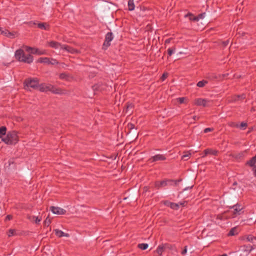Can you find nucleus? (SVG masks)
I'll return each mask as SVG.
<instances>
[{
    "instance_id": "obj_1",
    "label": "nucleus",
    "mask_w": 256,
    "mask_h": 256,
    "mask_svg": "<svg viewBox=\"0 0 256 256\" xmlns=\"http://www.w3.org/2000/svg\"><path fill=\"white\" fill-rule=\"evenodd\" d=\"M2 140L8 144H15L18 141L17 132L14 130L8 132L6 136L2 138Z\"/></svg>"
},
{
    "instance_id": "obj_2",
    "label": "nucleus",
    "mask_w": 256,
    "mask_h": 256,
    "mask_svg": "<svg viewBox=\"0 0 256 256\" xmlns=\"http://www.w3.org/2000/svg\"><path fill=\"white\" fill-rule=\"evenodd\" d=\"M39 84V80L38 78H27L24 82L25 89L31 88L36 90Z\"/></svg>"
},
{
    "instance_id": "obj_3",
    "label": "nucleus",
    "mask_w": 256,
    "mask_h": 256,
    "mask_svg": "<svg viewBox=\"0 0 256 256\" xmlns=\"http://www.w3.org/2000/svg\"><path fill=\"white\" fill-rule=\"evenodd\" d=\"M181 180H164L162 181H156L154 183V186L157 189H159L160 188L164 187L168 184H172L173 182H174V184H177V182H180Z\"/></svg>"
},
{
    "instance_id": "obj_4",
    "label": "nucleus",
    "mask_w": 256,
    "mask_h": 256,
    "mask_svg": "<svg viewBox=\"0 0 256 256\" xmlns=\"http://www.w3.org/2000/svg\"><path fill=\"white\" fill-rule=\"evenodd\" d=\"M114 36L112 32H108L105 36V40L102 45V49L106 50L110 46V42L113 40Z\"/></svg>"
},
{
    "instance_id": "obj_5",
    "label": "nucleus",
    "mask_w": 256,
    "mask_h": 256,
    "mask_svg": "<svg viewBox=\"0 0 256 256\" xmlns=\"http://www.w3.org/2000/svg\"><path fill=\"white\" fill-rule=\"evenodd\" d=\"M46 92H52L54 94H61V90L60 88H56L54 86L50 84H44Z\"/></svg>"
},
{
    "instance_id": "obj_6",
    "label": "nucleus",
    "mask_w": 256,
    "mask_h": 256,
    "mask_svg": "<svg viewBox=\"0 0 256 256\" xmlns=\"http://www.w3.org/2000/svg\"><path fill=\"white\" fill-rule=\"evenodd\" d=\"M166 159V158L165 155L162 154H157L150 158L148 160L150 162H154L158 161L165 160Z\"/></svg>"
},
{
    "instance_id": "obj_7",
    "label": "nucleus",
    "mask_w": 256,
    "mask_h": 256,
    "mask_svg": "<svg viewBox=\"0 0 256 256\" xmlns=\"http://www.w3.org/2000/svg\"><path fill=\"white\" fill-rule=\"evenodd\" d=\"M50 210L53 214H64L66 213V210H65L54 206H51L50 207Z\"/></svg>"
},
{
    "instance_id": "obj_8",
    "label": "nucleus",
    "mask_w": 256,
    "mask_h": 256,
    "mask_svg": "<svg viewBox=\"0 0 256 256\" xmlns=\"http://www.w3.org/2000/svg\"><path fill=\"white\" fill-rule=\"evenodd\" d=\"M162 203L164 206L174 210H178L180 208L179 204L170 202L169 200H164L162 201Z\"/></svg>"
},
{
    "instance_id": "obj_9",
    "label": "nucleus",
    "mask_w": 256,
    "mask_h": 256,
    "mask_svg": "<svg viewBox=\"0 0 256 256\" xmlns=\"http://www.w3.org/2000/svg\"><path fill=\"white\" fill-rule=\"evenodd\" d=\"M0 34L8 38H14L16 32H10L6 29H5L4 30H2V28H0Z\"/></svg>"
},
{
    "instance_id": "obj_10",
    "label": "nucleus",
    "mask_w": 256,
    "mask_h": 256,
    "mask_svg": "<svg viewBox=\"0 0 256 256\" xmlns=\"http://www.w3.org/2000/svg\"><path fill=\"white\" fill-rule=\"evenodd\" d=\"M33 61V56L30 54H26L24 53V56H22L20 62H24L27 64H30Z\"/></svg>"
},
{
    "instance_id": "obj_11",
    "label": "nucleus",
    "mask_w": 256,
    "mask_h": 256,
    "mask_svg": "<svg viewBox=\"0 0 256 256\" xmlns=\"http://www.w3.org/2000/svg\"><path fill=\"white\" fill-rule=\"evenodd\" d=\"M26 50V51L30 52L33 54H38V55H42L44 54V52L40 50L38 48H32L31 47H27Z\"/></svg>"
},
{
    "instance_id": "obj_12",
    "label": "nucleus",
    "mask_w": 256,
    "mask_h": 256,
    "mask_svg": "<svg viewBox=\"0 0 256 256\" xmlns=\"http://www.w3.org/2000/svg\"><path fill=\"white\" fill-rule=\"evenodd\" d=\"M24 50L22 49L16 50L15 52L16 58L19 62L20 61L22 57L24 56Z\"/></svg>"
},
{
    "instance_id": "obj_13",
    "label": "nucleus",
    "mask_w": 256,
    "mask_h": 256,
    "mask_svg": "<svg viewBox=\"0 0 256 256\" xmlns=\"http://www.w3.org/2000/svg\"><path fill=\"white\" fill-rule=\"evenodd\" d=\"M207 103V100L206 99L202 98H197L195 100V104L198 106H206Z\"/></svg>"
},
{
    "instance_id": "obj_14",
    "label": "nucleus",
    "mask_w": 256,
    "mask_h": 256,
    "mask_svg": "<svg viewBox=\"0 0 256 256\" xmlns=\"http://www.w3.org/2000/svg\"><path fill=\"white\" fill-rule=\"evenodd\" d=\"M126 108L124 110L126 113H128L130 114L132 112V109L134 107V105L132 103H126Z\"/></svg>"
},
{
    "instance_id": "obj_15",
    "label": "nucleus",
    "mask_w": 256,
    "mask_h": 256,
    "mask_svg": "<svg viewBox=\"0 0 256 256\" xmlns=\"http://www.w3.org/2000/svg\"><path fill=\"white\" fill-rule=\"evenodd\" d=\"M62 48L65 50L72 54H75L78 52V50H76L68 45H63V46H62Z\"/></svg>"
},
{
    "instance_id": "obj_16",
    "label": "nucleus",
    "mask_w": 256,
    "mask_h": 256,
    "mask_svg": "<svg viewBox=\"0 0 256 256\" xmlns=\"http://www.w3.org/2000/svg\"><path fill=\"white\" fill-rule=\"evenodd\" d=\"M54 231L55 232V234L58 238H62V236H66V237L69 236L68 234L64 233L61 230H60L58 229H55L54 230Z\"/></svg>"
},
{
    "instance_id": "obj_17",
    "label": "nucleus",
    "mask_w": 256,
    "mask_h": 256,
    "mask_svg": "<svg viewBox=\"0 0 256 256\" xmlns=\"http://www.w3.org/2000/svg\"><path fill=\"white\" fill-rule=\"evenodd\" d=\"M48 46L52 48H58L59 47H60L62 48V46H63V45L61 44L60 43L57 42L55 41H50L48 42Z\"/></svg>"
},
{
    "instance_id": "obj_18",
    "label": "nucleus",
    "mask_w": 256,
    "mask_h": 256,
    "mask_svg": "<svg viewBox=\"0 0 256 256\" xmlns=\"http://www.w3.org/2000/svg\"><path fill=\"white\" fill-rule=\"evenodd\" d=\"M38 27L41 30H50V25L46 22H40L38 24Z\"/></svg>"
},
{
    "instance_id": "obj_19",
    "label": "nucleus",
    "mask_w": 256,
    "mask_h": 256,
    "mask_svg": "<svg viewBox=\"0 0 256 256\" xmlns=\"http://www.w3.org/2000/svg\"><path fill=\"white\" fill-rule=\"evenodd\" d=\"M189 15L190 16H193L194 18L192 19L193 21H198L200 19H202L205 17L206 12H202L200 14H198L196 16H194L192 14L189 13Z\"/></svg>"
},
{
    "instance_id": "obj_20",
    "label": "nucleus",
    "mask_w": 256,
    "mask_h": 256,
    "mask_svg": "<svg viewBox=\"0 0 256 256\" xmlns=\"http://www.w3.org/2000/svg\"><path fill=\"white\" fill-rule=\"evenodd\" d=\"M246 98V94H242L240 95L234 96L232 98V100L234 102L242 100Z\"/></svg>"
},
{
    "instance_id": "obj_21",
    "label": "nucleus",
    "mask_w": 256,
    "mask_h": 256,
    "mask_svg": "<svg viewBox=\"0 0 256 256\" xmlns=\"http://www.w3.org/2000/svg\"><path fill=\"white\" fill-rule=\"evenodd\" d=\"M232 208H234V214H239V212L242 210L241 206L238 204L233 206Z\"/></svg>"
},
{
    "instance_id": "obj_22",
    "label": "nucleus",
    "mask_w": 256,
    "mask_h": 256,
    "mask_svg": "<svg viewBox=\"0 0 256 256\" xmlns=\"http://www.w3.org/2000/svg\"><path fill=\"white\" fill-rule=\"evenodd\" d=\"M50 60L49 58L45 57V58H40L38 60L37 62L40 63H44L47 64H50Z\"/></svg>"
},
{
    "instance_id": "obj_23",
    "label": "nucleus",
    "mask_w": 256,
    "mask_h": 256,
    "mask_svg": "<svg viewBox=\"0 0 256 256\" xmlns=\"http://www.w3.org/2000/svg\"><path fill=\"white\" fill-rule=\"evenodd\" d=\"M256 163V155L253 156L250 160L246 162V164L251 167H254Z\"/></svg>"
},
{
    "instance_id": "obj_24",
    "label": "nucleus",
    "mask_w": 256,
    "mask_h": 256,
    "mask_svg": "<svg viewBox=\"0 0 256 256\" xmlns=\"http://www.w3.org/2000/svg\"><path fill=\"white\" fill-rule=\"evenodd\" d=\"M28 219L31 221H34L36 224H38L42 220V218H39L38 216H28Z\"/></svg>"
},
{
    "instance_id": "obj_25",
    "label": "nucleus",
    "mask_w": 256,
    "mask_h": 256,
    "mask_svg": "<svg viewBox=\"0 0 256 256\" xmlns=\"http://www.w3.org/2000/svg\"><path fill=\"white\" fill-rule=\"evenodd\" d=\"M238 230L236 227L232 228L228 233V236H234L238 234Z\"/></svg>"
},
{
    "instance_id": "obj_26",
    "label": "nucleus",
    "mask_w": 256,
    "mask_h": 256,
    "mask_svg": "<svg viewBox=\"0 0 256 256\" xmlns=\"http://www.w3.org/2000/svg\"><path fill=\"white\" fill-rule=\"evenodd\" d=\"M134 0H128V9L130 11L134 10L135 6L134 2Z\"/></svg>"
},
{
    "instance_id": "obj_27",
    "label": "nucleus",
    "mask_w": 256,
    "mask_h": 256,
    "mask_svg": "<svg viewBox=\"0 0 256 256\" xmlns=\"http://www.w3.org/2000/svg\"><path fill=\"white\" fill-rule=\"evenodd\" d=\"M6 132V128L4 126H2L0 128V138H2L3 136L5 135Z\"/></svg>"
},
{
    "instance_id": "obj_28",
    "label": "nucleus",
    "mask_w": 256,
    "mask_h": 256,
    "mask_svg": "<svg viewBox=\"0 0 256 256\" xmlns=\"http://www.w3.org/2000/svg\"><path fill=\"white\" fill-rule=\"evenodd\" d=\"M148 247V244L142 243L139 244L138 245V248L142 250H145L147 249Z\"/></svg>"
},
{
    "instance_id": "obj_29",
    "label": "nucleus",
    "mask_w": 256,
    "mask_h": 256,
    "mask_svg": "<svg viewBox=\"0 0 256 256\" xmlns=\"http://www.w3.org/2000/svg\"><path fill=\"white\" fill-rule=\"evenodd\" d=\"M164 250V246L162 245H160L158 247L156 252L160 255L161 256L162 254V252Z\"/></svg>"
},
{
    "instance_id": "obj_30",
    "label": "nucleus",
    "mask_w": 256,
    "mask_h": 256,
    "mask_svg": "<svg viewBox=\"0 0 256 256\" xmlns=\"http://www.w3.org/2000/svg\"><path fill=\"white\" fill-rule=\"evenodd\" d=\"M208 83V81L206 80H201V81H200L198 82L197 84H196V86H198V87H200V88H202L204 87L206 84Z\"/></svg>"
},
{
    "instance_id": "obj_31",
    "label": "nucleus",
    "mask_w": 256,
    "mask_h": 256,
    "mask_svg": "<svg viewBox=\"0 0 256 256\" xmlns=\"http://www.w3.org/2000/svg\"><path fill=\"white\" fill-rule=\"evenodd\" d=\"M184 154L182 156V159L184 160H187L189 158L191 154L188 152H184Z\"/></svg>"
},
{
    "instance_id": "obj_32",
    "label": "nucleus",
    "mask_w": 256,
    "mask_h": 256,
    "mask_svg": "<svg viewBox=\"0 0 256 256\" xmlns=\"http://www.w3.org/2000/svg\"><path fill=\"white\" fill-rule=\"evenodd\" d=\"M50 220L48 218V217H47L44 222V227L48 228L50 226Z\"/></svg>"
},
{
    "instance_id": "obj_33",
    "label": "nucleus",
    "mask_w": 256,
    "mask_h": 256,
    "mask_svg": "<svg viewBox=\"0 0 256 256\" xmlns=\"http://www.w3.org/2000/svg\"><path fill=\"white\" fill-rule=\"evenodd\" d=\"M60 78L62 80H68L70 78V76L68 74L66 73H62L60 74Z\"/></svg>"
},
{
    "instance_id": "obj_34",
    "label": "nucleus",
    "mask_w": 256,
    "mask_h": 256,
    "mask_svg": "<svg viewBox=\"0 0 256 256\" xmlns=\"http://www.w3.org/2000/svg\"><path fill=\"white\" fill-rule=\"evenodd\" d=\"M36 90H38L40 92H45L46 90H45L44 84H38V88Z\"/></svg>"
},
{
    "instance_id": "obj_35",
    "label": "nucleus",
    "mask_w": 256,
    "mask_h": 256,
    "mask_svg": "<svg viewBox=\"0 0 256 256\" xmlns=\"http://www.w3.org/2000/svg\"><path fill=\"white\" fill-rule=\"evenodd\" d=\"M243 246L244 247L245 250L248 251L249 252H251L254 249L252 246H250V244L248 246L244 245Z\"/></svg>"
},
{
    "instance_id": "obj_36",
    "label": "nucleus",
    "mask_w": 256,
    "mask_h": 256,
    "mask_svg": "<svg viewBox=\"0 0 256 256\" xmlns=\"http://www.w3.org/2000/svg\"><path fill=\"white\" fill-rule=\"evenodd\" d=\"M16 234V230L14 229H10L8 232V236L10 237Z\"/></svg>"
},
{
    "instance_id": "obj_37",
    "label": "nucleus",
    "mask_w": 256,
    "mask_h": 256,
    "mask_svg": "<svg viewBox=\"0 0 256 256\" xmlns=\"http://www.w3.org/2000/svg\"><path fill=\"white\" fill-rule=\"evenodd\" d=\"M176 50V48L174 47L169 48L168 50V54L169 56H171L172 54H174V50Z\"/></svg>"
},
{
    "instance_id": "obj_38",
    "label": "nucleus",
    "mask_w": 256,
    "mask_h": 256,
    "mask_svg": "<svg viewBox=\"0 0 256 256\" xmlns=\"http://www.w3.org/2000/svg\"><path fill=\"white\" fill-rule=\"evenodd\" d=\"M218 152L215 150L209 149V154L216 156Z\"/></svg>"
},
{
    "instance_id": "obj_39",
    "label": "nucleus",
    "mask_w": 256,
    "mask_h": 256,
    "mask_svg": "<svg viewBox=\"0 0 256 256\" xmlns=\"http://www.w3.org/2000/svg\"><path fill=\"white\" fill-rule=\"evenodd\" d=\"M247 124L245 122H242L240 124V128L242 130H245L246 128L247 127Z\"/></svg>"
},
{
    "instance_id": "obj_40",
    "label": "nucleus",
    "mask_w": 256,
    "mask_h": 256,
    "mask_svg": "<svg viewBox=\"0 0 256 256\" xmlns=\"http://www.w3.org/2000/svg\"><path fill=\"white\" fill-rule=\"evenodd\" d=\"M254 240H256V237L252 236L251 235L248 236V237L246 238V240L248 242H252Z\"/></svg>"
},
{
    "instance_id": "obj_41",
    "label": "nucleus",
    "mask_w": 256,
    "mask_h": 256,
    "mask_svg": "<svg viewBox=\"0 0 256 256\" xmlns=\"http://www.w3.org/2000/svg\"><path fill=\"white\" fill-rule=\"evenodd\" d=\"M185 100L186 98L184 97L179 98L177 99L178 102L180 104L184 103Z\"/></svg>"
},
{
    "instance_id": "obj_42",
    "label": "nucleus",
    "mask_w": 256,
    "mask_h": 256,
    "mask_svg": "<svg viewBox=\"0 0 256 256\" xmlns=\"http://www.w3.org/2000/svg\"><path fill=\"white\" fill-rule=\"evenodd\" d=\"M229 42H230V41H229V40H226V41L222 42L221 44H222V45L224 47H226V46L228 45Z\"/></svg>"
},
{
    "instance_id": "obj_43",
    "label": "nucleus",
    "mask_w": 256,
    "mask_h": 256,
    "mask_svg": "<svg viewBox=\"0 0 256 256\" xmlns=\"http://www.w3.org/2000/svg\"><path fill=\"white\" fill-rule=\"evenodd\" d=\"M187 252V246H185L184 249L182 251L181 254L182 255H184Z\"/></svg>"
},
{
    "instance_id": "obj_44",
    "label": "nucleus",
    "mask_w": 256,
    "mask_h": 256,
    "mask_svg": "<svg viewBox=\"0 0 256 256\" xmlns=\"http://www.w3.org/2000/svg\"><path fill=\"white\" fill-rule=\"evenodd\" d=\"M128 127L130 130H132L135 128V126L134 124L130 123L128 124Z\"/></svg>"
},
{
    "instance_id": "obj_45",
    "label": "nucleus",
    "mask_w": 256,
    "mask_h": 256,
    "mask_svg": "<svg viewBox=\"0 0 256 256\" xmlns=\"http://www.w3.org/2000/svg\"><path fill=\"white\" fill-rule=\"evenodd\" d=\"M58 64V62L56 60L52 59V60H50V64Z\"/></svg>"
},
{
    "instance_id": "obj_46",
    "label": "nucleus",
    "mask_w": 256,
    "mask_h": 256,
    "mask_svg": "<svg viewBox=\"0 0 256 256\" xmlns=\"http://www.w3.org/2000/svg\"><path fill=\"white\" fill-rule=\"evenodd\" d=\"M150 187L146 186L144 188V192H146L149 191Z\"/></svg>"
},
{
    "instance_id": "obj_47",
    "label": "nucleus",
    "mask_w": 256,
    "mask_h": 256,
    "mask_svg": "<svg viewBox=\"0 0 256 256\" xmlns=\"http://www.w3.org/2000/svg\"><path fill=\"white\" fill-rule=\"evenodd\" d=\"M167 76H168V74H166H166L164 73V74H162V76L161 78H162V80H164V79H165Z\"/></svg>"
},
{
    "instance_id": "obj_48",
    "label": "nucleus",
    "mask_w": 256,
    "mask_h": 256,
    "mask_svg": "<svg viewBox=\"0 0 256 256\" xmlns=\"http://www.w3.org/2000/svg\"><path fill=\"white\" fill-rule=\"evenodd\" d=\"M6 220H10L12 218V215H8L6 216Z\"/></svg>"
},
{
    "instance_id": "obj_49",
    "label": "nucleus",
    "mask_w": 256,
    "mask_h": 256,
    "mask_svg": "<svg viewBox=\"0 0 256 256\" xmlns=\"http://www.w3.org/2000/svg\"><path fill=\"white\" fill-rule=\"evenodd\" d=\"M252 170L254 172V176L256 177V166H254V167L253 168Z\"/></svg>"
},
{
    "instance_id": "obj_50",
    "label": "nucleus",
    "mask_w": 256,
    "mask_h": 256,
    "mask_svg": "<svg viewBox=\"0 0 256 256\" xmlns=\"http://www.w3.org/2000/svg\"><path fill=\"white\" fill-rule=\"evenodd\" d=\"M29 25L30 26H32V25L36 24L35 22H28Z\"/></svg>"
},
{
    "instance_id": "obj_51",
    "label": "nucleus",
    "mask_w": 256,
    "mask_h": 256,
    "mask_svg": "<svg viewBox=\"0 0 256 256\" xmlns=\"http://www.w3.org/2000/svg\"><path fill=\"white\" fill-rule=\"evenodd\" d=\"M193 186H193V185H192V186H190L186 187V188L184 190H188V189H190V188H192L193 187Z\"/></svg>"
},
{
    "instance_id": "obj_52",
    "label": "nucleus",
    "mask_w": 256,
    "mask_h": 256,
    "mask_svg": "<svg viewBox=\"0 0 256 256\" xmlns=\"http://www.w3.org/2000/svg\"><path fill=\"white\" fill-rule=\"evenodd\" d=\"M234 128H240V124L238 123H235Z\"/></svg>"
},
{
    "instance_id": "obj_53",
    "label": "nucleus",
    "mask_w": 256,
    "mask_h": 256,
    "mask_svg": "<svg viewBox=\"0 0 256 256\" xmlns=\"http://www.w3.org/2000/svg\"><path fill=\"white\" fill-rule=\"evenodd\" d=\"M235 123L236 122H231L230 124V126H232V127H234V128Z\"/></svg>"
},
{
    "instance_id": "obj_54",
    "label": "nucleus",
    "mask_w": 256,
    "mask_h": 256,
    "mask_svg": "<svg viewBox=\"0 0 256 256\" xmlns=\"http://www.w3.org/2000/svg\"><path fill=\"white\" fill-rule=\"evenodd\" d=\"M204 152L206 156L208 154V148L206 149Z\"/></svg>"
},
{
    "instance_id": "obj_55",
    "label": "nucleus",
    "mask_w": 256,
    "mask_h": 256,
    "mask_svg": "<svg viewBox=\"0 0 256 256\" xmlns=\"http://www.w3.org/2000/svg\"><path fill=\"white\" fill-rule=\"evenodd\" d=\"M204 133L208 132V128H206L204 130Z\"/></svg>"
},
{
    "instance_id": "obj_56",
    "label": "nucleus",
    "mask_w": 256,
    "mask_h": 256,
    "mask_svg": "<svg viewBox=\"0 0 256 256\" xmlns=\"http://www.w3.org/2000/svg\"><path fill=\"white\" fill-rule=\"evenodd\" d=\"M190 16V20H192V19L194 18L193 16H190V15H189V14H187V16Z\"/></svg>"
},
{
    "instance_id": "obj_57",
    "label": "nucleus",
    "mask_w": 256,
    "mask_h": 256,
    "mask_svg": "<svg viewBox=\"0 0 256 256\" xmlns=\"http://www.w3.org/2000/svg\"><path fill=\"white\" fill-rule=\"evenodd\" d=\"M184 202H180V205H182V206H184Z\"/></svg>"
},
{
    "instance_id": "obj_58",
    "label": "nucleus",
    "mask_w": 256,
    "mask_h": 256,
    "mask_svg": "<svg viewBox=\"0 0 256 256\" xmlns=\"http://www.w3.org/2000/svg\"><path fill=\"white\" fill-rule=\"evenodd\" d=\"M220 256H228L226 254H223L222 255H220Z\"/></svg>"
},
{
    "instance_id": "obj_59",
    "label": "nucleus",
    "mask_w": 256,
    "mask_h": 256,
    "mask_svg": "<svg viewBox=\"0 0 256 256\" xmlns=\"http://www.w3.org/2000/svg\"><path fill=\"white\" fill-rule=\"evenodd\" d=\"M11 163H13V161L10 160L9 161V164L10 165Z\"/></svg>"
},
{
    "instance_id": "obj_60",
    "label": "nucleus",
    "mask_w": 256,
    "mask_h": 256,
    "mask_svg": "<svg viewBox=\"0 0 256 256\" xmlns=\"http://www.w3.org/2000/svg\"><path fill=\"white\" fill-rule=\"evenodd\" d=\"M212 30V28H209V29H208L209 32H210Z\"/></svg>"
},
{
    "instance_id": "obj_61",
    "label": "nucleus",
    "mask_w": 256,
    "mask_h": 256,
    "mask_svg": "<svg viewBox=\"0 0 256 256\" xmlns=\"http://www.w3.org/2000/svg\"><path fill=\"white\" fill-rule=\"evenodd\" d=\"M208 130H209V132H210L212 130L210 128H209Z\"/></svg>"
},
{
    "instance_id": "obj_62",
    "label": "nucleus",
    "mask_w": 256,
    "mask_h": 256,
    "mask_svg": "<svg viewBox=\"0 0 256 256\" xmlns=\"http://www.w3.org/2000/svg\"><path fill=\"white\" fill-rule=\"evenodd\" d=\"M166 42H169V40H166Z\"/></svg>"
},
{
    "instance_id": "obj_63",
    "label": "nucleus",
    "mask_w": 256,
    "mask_h": 256,
    "mask_svg": "<svg viewBox=\"0 0 256 256\" xmlns=\"http://www.w3.org/2000/svg\"><path fill=\"white\" fill-rule=\"evenodd\" d=\"M202 165H201L200 168V170H202Z\"/></svg>"
}]
</instances>
